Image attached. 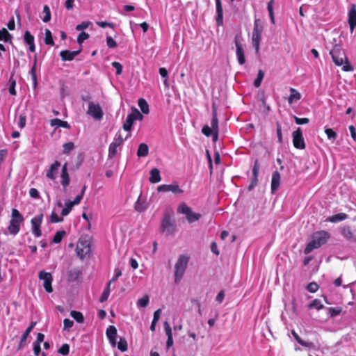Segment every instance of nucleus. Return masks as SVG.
<instances>
[{
  "instance_id": "f257e3e1",
  "label": "nucleus",
  "mask_w": 356,
  "mask_h": 356,
  "mask_svg": "<svg viewBox=\"0 0 356 356\" xmlns=\"http://www.w3.org/2000/svg\"><path fill=\"white\" fill-rule=\"evenodd\" d=\"M332 47L330 51V54L332 56L334 63L337 66H341L344 63L345 65L342 68L343 71H353V67L349 64L348 59L342 48L341 44L338 42V39L334 38L332 41Z\"/></svg>"
},
{
  "instance_id": "f03ea898",
  "label": "nucleus",
  "mask_w": 356,
  "mask_h": 356,
  "mask_svg": "<svg viewBox=\"0 0 356 356\" xmlns=\"http://www.w3.org/2000/svg\"><path fill=\"white\" fill-rule=\"evenodd\" d=\"M330 237V234L326 231L315 232L312 236V241L305 247L304 253L309 254L313 250L320 248L327 243Z\"/></svg>"
},
{
  "instance_id": "7ed1b4c3",
  "label": "nucleus",
  "mask_w": 356,
  "mask_h": 356,
  "mask_svg": "<svg viewBox=\"0 0 356 356\" xmlns=\"http://www.w3.org/2000/svg\"><path fill=\"white\" fill-rule=\"evenodd\" d=\"M134 124V107H131V111L129 113L127 120L123 124V129L127 132V134L124 137H123L122 132L119 131L114 138V140L112 143H115L118 145H120L123 141L127 139L131 136V127Z\"/></svg>"
},
{
  "instance_id": "20e7f679",
  "label": "nucleus",
  "mask_w": 356,
  "mask_h": 356,
  "mask_svg": "<svg viewBox=\"0 0 356 356\" xmlns=\"http://www.w3.org/2000/svg\"><path fill=\"white\" fill-rule=\"evenodd\" d=\"M24 221V217L17 209H12L11 219L8 227L10 234L16 235L20 230V225Z\"/></svg>"
},
{
  "instance_id": "39448f33",
  "label": "nucleus",
  "mask_w": 356,
  "mask_h": 356,
  "mask_svg": "<svg viewBox=\"0 0 356 356\" xmlns=\"http://www.w3.org/2000/svg\"><path fill=\"white\" fill-rule=\"evenodd\" d=\"M189 261V257L181 254L179 257L175 266V282L179 283L183 277Z\"/></svg>"
},
{
  "instance_id": "423d86ee",
  "label": "nucleus",
  "mask_w": 356,
  "mask_h": 356,
  "mask_svg": "<svg viewBox=\"0 0 356 356\" xmlns=\"http://www.w3.org/2000/svg\"><path fill=\"white\" fill-rule=\"evenodd\" d=\"M177 212L179 213L184 214L186 218L189 223L197 221L202 216L199 213H194L191 208L189 207L185 202H181L178 208Z\"/></svg>"
},
{
  "instance_id": "0eeeda50",
  "label": "nucleus",
  "mask_w": 356,
  "mask_h": 356,
  "mask_svg": "<svg viewBox=\"0 0 356 356\" xmlns=\"http://www.w3.org/2000/svg\"><path fill=\"white\" fill-rule=\"evenodd\" d=\"M292 137L293 145L295 148L298 149H305L306 145L301 128H297V129L293 132Z\"/></svg>"
},
{
  "instance_id": "6e6552de",
  "label": "nucleus",
  "mask_w": 356,
  "mask_h": 356,
  "mask_svg": "<svg viewBox=\"0 0 356 356\" xmlns=\"http://www.w3.org/2000/svg\"><path fill=\"white\" fill-rule=\"evenodd\" d=\"M38 277L40 280L44 281L43 286L45 291L47 293H51L53 291V289L51 286L53 277L51 274L50 273L42 270L39 273Z\"/></svg>"
},
{
  "instance_id": "1a4fd4ad",
  "label": "nucleus",
  "mask_w": 356,
  "mask_h": 356,
  "mask_svg": "<svg viewBox=\"0 0 356 356\" xmlns=\"http://www.w3.org/2000/svg\"><path fill=\"white\" fill-rule=\"evenodd\" d=\"M161 230L167 235L173 233L175 230V225L174 221L171 219L170 216L165 215L161 222Z\"/></svg>"
},
{
  "instance_id": "9d476101",
  "label": "nucleus",
  "mask_w": 356,
  "mask_h": 356,
  "mask_svg": "<svg viewBox=\"0 0 356 356\" xmlns=\"http://www.w3.org/2000/svg\"><path fill=\"white\" fill-rule=\"evenodd\" d=\"M42 214L35 216L31 220L32 225V233L36 238H39L42 236L40 226L42 222Z\"/></svg>"
},
{
  "instance_id": "9b49d317",
  "label": "nucleus",
  "mask_w": 356,
  "mask_h": 356,
  "mask_svg": "<svg viewBox=\"0 0 356 356\" xmlns=\"http://www.w3.org/2000/svg\"><path fill=\"white\" fill-rule=\"evenodd\" d=\"M90 250L91 248L89 243H87V242H83L81 241L78 242L76 248V252L80 259H84L88 254H90Z\"/></svg>"
},
{
  "instance_id": "f8f14e48",
  "label": "nucleus",
  "mask_w": 356,
  "mask_h": 356,
  "mask_svg": "<svg viewBox=\"0 0 356 356\" xmlns=\"http://www.w3.org/2000/svg\"><path fill=\"white\" fill-rule=\"evenodd\" d=\"M87 113L97 120H100L104 115L101 106L99 104H95L93 102L89 103Z\"/></svg>"
},
{
  "instance_id": "ddd939ff",
  "label": "nucleus",
  "mask_w": 356,
  "mask_h": 356,
  "mask_svg": "<svg viewBox=\"0 0 356 356\" xmlns=\"http://www.w3.org/2000/svg\"><path fill=\"white\" fill-rule=\"evenodd\" d=\"M158 192H171L173 194H182L184 191L179 188L177 184H163L160 185L157 188Z\"/></svg>"
},
{
  "instance_id": "4468645a",
  "label": "nucleus",
  "mask_w": 356,
  "mask_h": 356,
  "mask_svg": "<svg viewBox=\"0 0 356 356\" xmlns=\"http://www.w3.org/2000/svg\"><path fill=\"white\" fill-rule=\"evenodd\" d=\"M260 165L257 160L255 161L252 168V176L251 178L250 184L248 186V190L252 191L258 184V175L259 172Z\"/></svg>"
},
{
  "instance_id": "2eb2a0df",
  "label": "nucleus",
  "mask_w": 356,
  "mask_h": 356,
  "mask_svg": "<svg viewBox=\"0 0 356 356\" xmlns=\"http://www.w3.org/2000/svg\"><path fill=\"white\" fill-rule=\"evenodd\" d=\"M70 178L67 171V164L65 163L61 169L60 174V184L63 188V191H65L67 186L70 185Z\"/></svg>"
},
{
  "instance_id": "dca6fc26",
  "label": "nucleus",
  "mask_w": 356,
  "mask_h": 356,
  "mask_svg": "<svg viewBox=\"0 0 356 356\" xmlns=\"http://www.w3.org/2000/svg\"><path fill=\"white\" fill-rule=\"evenodd\" d=\"M60 167V163L58 161H55L47 170L46 177L51 180H55Z\"/></svg>"
},
{
  "instance_id": "f3484780",
  "label": "nucleus",
  "mask_w": 356,
  "mask_h": 356,
  "mask_svg": "<svg viewBox=\"0 0 356 356\" xmlns=\"http://www.w3.org/2000/svg\"><path fill=\"white\" fill-rule=\"evenodd\" d=\"M234 42L236 47V56L238 62L240 65H243L245 63V54L243 46L239 42L238 36L235 37Z\"/></svg>"
},
{
  "instance_id": "a211bd4d",
  "label": "nucleus",
  "mask_w": 356,
  "mask_h": 356,
  "mask_svg": "<svg viewBox=\"0 0 356 356\" xmlns=\"http://www.w3.org/2000/svg\"><path fill=\"white\" fill-rule=\"evenodd\" d=\"M106 337L113 347L117 344V329L114 325H109L106 331Z\"/></svg>"
},
{
  "instance_id": "6ab92c4d",
  "label": "nucleus",
  "mask_w": 356,
  "mask_h": 356,
  "mask_svg": "<svg viewBox=\"0 0 356 356\" xmlns=\"http://www.w3.org/2000/svg\"><path fill=\"white\" fill-rule=\"evenodd\" d=\"M348 22L350 26V31L353 33L356 27V6L355 4L351 5L350 9L348 11Z\"/></svg>"
},
{
  "instance_id": "aec40b11",
  "label": "nucleus",
  "mask_w": 356,
  "mask_h": 356,
  "mask_svg": "<svg viewBox=\"0 0 356 356\" xmlns=\"http://www.w3.org/2000/svg\"><path fill=\"white\" fill-rule=\"evenodd\" d=\"M81 51V48L76 51L63 50L60 52L62 60L71 61Z\"/></svg>"
},
{
  "instance_id": "412c9836",
  "label": "nucleus",
  "mask_w": 356,
  "mask_h": 356,
  "mask_svg": "<svg viewBox=\"0 0 356 356\" xmlns=\"http://www.w3.org/2000/svg\"><path fill=\"white\" fill-rule=\"evenodd\" d=\"M24 41L29 45V50L33 52L35 50L34 36L29 31H26L24 35Z\"/></svg>"
},
{
  "instance_id": "4be33fe9",
  "label": "nucleus",
  "mask_w": 356,
  "mask_h": 356,
  "mask_svg": "<svg viewBox=\"0 0 356 356\" xmlns=\"http://www.w3.org/2000/svg\"><path fill=\"white\" fill-rule=\"evenodd\" d=\"M280 174L278 171L273 172L271 179V193H274L280 187Z\"/></svg>"
},
{
  "instance_id": "5701e85b",
  "label": "nucleus",
  "mask_w": 356,
  "mask_h": 356,
  "mask_svg": "<svg viewBox=\"0 0 356 356\" xmlns=\"http://www.w3.org/2000/svg\"><path fill=\"white\" fill-rule=\"evenodd\" d=\"M216 1V22L218 26L222 25L223 20V10L220 0H215Z\"/></svg>"
},
{
  "instance_id": "b1692460",
  "label": "nucleus",
  "mask_w": 356,
  "mask_h": 356,
  "mask_svg": "<svg viewBox=\"0 0 356 356\" xmlns=\"http://www.w3.org/2000/svg\"><path fill=\"white\" fill-rule=\"evenodd\" d=\"M211 127L214 131H218V119L217 115V107L215 103L212 104V119L211 122Z\"/></svg>"
},
{
  "instance_id": "393cba45",
  "label": "nucleus",
  "mask_w": 356,
  "mask_h": 356,
  "mask_svg": "<svg viewBox=\"0 0 356 356\" xmlns=\"http://www.w3.org/2000/svg\"><path fill=\"white\" fill-rule=\"evenodd\" d=\"M291 334H292L293 337H294V339L296 340V341L302 346H304V347H306L308 348H314V344L313 342L306 341L302 340L294 330H293L291 331Z\"/></svg>"
},
{
  "instance_id": "a878e982",
  "label": "nucleus",
  "mask_w": 356,
  "mask_h": 356,
  "mask_svg": "<svg viewBox=\"0 0 356 356\" xmlns=\"http://www.w3.org/2000/svg\"><path fill=\"white\" fill-rule=\"evenodd\" d=\"M341 233L348 241L356 242V236L354 235L350 227H343L341 230Z\"/></svg>"
},
{
  "instance_id": "bb28decb",
  "label": "nucleus",
  "mask_w": 356,
  "mask_h": 356,
  "mask_svg": "<svg viewBox=\"0 0 356 356\" xmlns=\"http://www.w3.org/2000/svg\"><path fill=\"white\" fill-rule=\"evenodd\" d=\"M161 177L160 175V171L157 168H153L150 171V176L149 177V181L151 183L155 184L158 183L161 181Z\"/></svg>"
},
{
  "instance_id": "cd10ccee",
  "label": "nucleus",
  "mask_w": 356,
  "mask_h": 356,
  "mask_svg": "<svg viewBox=\"0 0 356 356\" xmlns=\"http://www.w3.org/2000/svg\"><path fill=\"white\" fill-rule=\"evenodd\" d=\"M36 63H37V57L35 56L34 62L31 70L29 71V74L31 76V79L33 81V86L34 88L37 87L38 85V79L36 75Z\"/></svg>"
},
{
  "instance_id": "c85d7f7f",
  "label": "nucleus",
  "mask_w": 356,
  "mask_h": 356,
  "mask_svg": "<svg viewBox=\"0 0 356 356\" xmlns=\"http://www.w3.org/2000/svg\"><path fill=\"white\" fill-rule=\"evenodd\" d=\"M13 35L6 30V29L3 28L0 29V41L11 43Z\"/></svg>"
},
{
  "instance_id": "c756f323",
  "label": "nucleus",
  "mask_w": 356,
  "mask_h": 356,
  "mask_svg": "<svg viewBox=\"0 0 356 356\" xmlns=\"http://www.w3.org/2000/svg\"><path fill=\"white\" fill-rule=\"evenodd\" d=\"M50 124L51 126L56 127H63L66 129H69L70 127L67 122L63 121L58 118H54L51 120Z\"/></svg>"
},
{
  "instance_id": "7c9ffc66",
  "label": "nucleus",
  "mask_w": 356,
  "mask_h": 356,
  "mask_svg": "<svg viewBox=\"0 0 356 356\" xmlns=\"http://www.w3.org/2000/svg\"><path fill=\"white\" fill-rule=\"evenodd\" d=\"M291 94L288 99V102L289 104H292L294 101H298L301 98L300 93L295 88H290Z\"/></svg>"
},
{
  "instance_id": "2f4dec72",
  "label": "nucleus",
  "mask_w": 356,
  "mask_h": 356,
  "mask_svg": "<svg viewBox=\"0 0 356 356\" xmlns=\"http://www.w3.org/2000/svg\"><path fill=\"white\" fill-rule=\"evenodd\" d=\"M149 154V147L145 143H141L139 145L137 150V156L138 157H145Z\"/></svg>"
},
{
  "instance_id": "473e14b6",
  "label": "nucleus",
  "mask_w": 356,
  "mask_h": 356,
  "mask_svg": "<svg viewBox=\"0 0 356 356\" xmlns=\"http://www.w3.org/2000/svg\"><path fill=\"white\" fill-rule=\"evenodd\" d=\"M138 105L143 114L147 115L149 113V104L145 99H139L138 101Z\"/></svg>"
},
{
  "instance_id": "72a5a7b5",
  "label": "nucleus",
  "mask_w": 356,
  "mask_h": 356,
  "mask_svg": "<svg viewBox=\"0 0 356 356\" xmlns=\"http://www.w3.org/2000/svg\"><path fill=\"white\" fill-rule=\"evenodd\" d=\"M347 217V214L344 213H340L330 216L328 218V220L332 222H337L346 220Z\"/></svg>"
},
{
  "instance_id": "f704fd0d",
  "label": "nucleus",
  "mask_w": 356,
  "mask_h": 356,
  "mask_svg": "<svg viewBox=\"0 0 356 356\" xmlns=\"http://www.w3.org/2000/svg\"><path fill=\"white\" fill-rule=\"evenodd\" d=\"M31 332L29 330V329H26V330L24 332V333L22 334V335L21 336V338H20V341H19L18 348H17L18 350H20L25 346L26 339Z\"/></svg>"
},
{
  "instance_id": "c9c22d12",
  "label": "nucleus",
  "mask_w": 356,
  "mask_h": 356,
  "mask_svg": "<svg viewBox=\"0 0 356 356\" xmlns=\"http://www.w3.org/2000/svg\"><path fill=\"white\" fill-rule=\"evenodd\" d=\"M261 38V34L260 33H252V44L255 48L256 52H258L259 50V44Z\"/></svg>"
},
{
  "instance_id": "e433bc0d",
  "label": "nucleus",
  "mask_w": 356,
  "mask_h": 356,
  "mask_svg": "<svg viewBox=\"0 0 356 356\" xmlns=\"http://www.w3.org/2000/svg\"><path fill=\"white\" fill-rule=\"evenodd\" d=\"M70 316L79 323H82L84 321V317L81 312L78 311H71Z\"/></svg>"
},
{
  "instance_id": "4c0bfd02",
  "label": "nucleus",
  "mask_w": 356,
  "mask_h": 356,
  "mask_svg": "<svg viewBox=\"0 0 356 356\" xmlns=\"http://www.w3.org/2000/svg\"><path fill=\"white\" fill-rule=\"evenodd\" d=\"M119 145L115 144V143H111L108 147V159H112L115 156L118 152V147Z\"/></svg>"
},
{
  "instance_id": "58836bf2",
  "label": "nucleus",
  "mask_w": 356,
  "mask_h": 356,
  "mask_svg": "<svg viewBox=\"0 0 356 356\" xmlns=\"http://www.w3.org/2000/svg\"><path fill=\"white\" fill-rule=\"evenodd\" d=\"M74 206V205L71 202V201L66 202L65 204V207L61 211V215L63 216H67L72 211Z\"/></svg>"
},
{
  "instance_id": "ea45409f",
  "label": "nucleus",
  "mask_w": 356,
  "mask_h": 356,
  "mask_svg": "<svg viewBox=\"0 0 356 356\" xmlns=\"http://www.w3.org/2000/svg\"><path fill=\"white\" fill-rule=\"evenodd\" d=\"M309 309H316L317 310H320L324 307L323 305L321 303V301L318 299H314L310 304L308 305Z\"/></svg>"
},
{
  "instance_id": "a19ab883",
  "label": "nucleus",
  "mask_w": 356,
  "mask_h": 356,
  "mask_svg": "<svg viewBox=\"0 0 356 356\" xmlns=\"http://www.w3.org/2000/svg\"><path fill=\"white\" fill-rule=\"evenodd\" d=\"M110 291H111V286H110V283H108L106 289L104 290V291L102 292V293L100 296L99 301L101 302H104L108 300V296L110 295Z\"/></svg>"
},
{
  "instance_id": "79ce46f5",
  "label": "nucleus",
  "mask_w": 356,
  "mask_h": 356,
  "mask_svg": "<svg viewBox=\"0 0 356 356\" xmlns=\"http://www.w3.org/2000/svg\"><path fill=\"white\" fill-rule=\"evenodd\" d=\"M274 3H275L274 0H270L268 3V6H267V9H268V11L269 13V16H270V22L273 24H275V17H274V11H273Z\"/></svg>"
},
{
  "instance_id": "37998d69",
  "label": "nucleus",
  "mask_w": 356,
  "mask_h": 356,
  "mask_svg": "<svg viewBox=\"0 0 356 356\" xmlns=\"http://www.w3.org/2000/svg\"><path fill=\"white\" fill-rule=\"evenodd\" d=\"M65 234L66 233H65V232L64 230H60V231L56 232V233L54 236L52 242L54 243H60L62 239H63V238L65 235Z\"/></svg>"
},
{
  "instance_id": "c03bdc74",
  "label": "nucleus",
  "mask_w": 356,
  "mask_h": 356,
  "mask_svg": "<svg viewBox=\"0 0 356 356\" xmlns=\"http://www.w3.org/2000/svg\"><path fill=\"white\" fill-rule=\"evenodd\" d=\"M43 13H44V16L42 17V21L44 23H47L51 20V10L47 5L44 6Z\"/></svg>"
},
{
  "instance_id": "a18cd8bd",
  "label": "nucleus",
  "mask_w": 356,
  "mask_h": 356,
  "mask_svg": "<svg viewBox=\"0 0 356 356\" xmlns=\"http://www.w3.org/2000/svg\"><path fill=\"white\" fill-rule=\"evenodd\" d=\"M44 43L51 46L54 44L51 32L49 29L45 30Z\"/></svg>"
},
{
  "instance_id": "49530a36",
  "label": "nucleus",
  "mask_w": 356,
  "mask_h": 356,
  "mask_svg": "<svg viewBox=\"0 0 356 356\" xmlns=\"http://www.w3.org/2000/svg\"><path fill=\"white\" fill-rule=\"evenodd\" d=\"M26 122V115L25 113H20L17 120V125L22 129L25 127Z\"/></svg>"
},
{
  "instance_id": "de8ad7c7",
  "label": "nucleus",
  "mask_w": 356,
  "mask_h": 356,
  "mask_svg": "<svg viewBox=\"0 0 356 356\" xmlns=\"http://www.w3.org/2000/svg\"><path fill=\"white\" fill-rule=\"evenodd\" d=\"M264 76V72L262 70H259L258 72L257 77L254 81V86L256 88H259L261 86V81Z\"/></svg>"
},
{
  "instance_id": "09e8293b",
  "label": "nucleus",
  "mask_w": 356,
  "mask_h": 356,
  "mask_svg": "<svg viewBox=\"0 0 356 356\" xmlns=\"http://www.w3.org/2000/svg\"><path fill=\"white\" fill-rule=\"evenodd\" d=\"M149 303V296L147 295H145L143 298H140L137 301V306L138 307H146Z\"/></svg>"
},
{
  "instance_id": "8fccbe9b",
  "label": "nucleus",
  "mask_w": 356,
  "mask_h": 356,
  "mask_svg": "<svg viewBox=\"0 0 356 356\" xmlns=\"http://www.w3.org/2000/svg\"><path fill=\"white\" fill-rule=\"evenodd\" d=\"M325 133L329 140H335L337 137V133L331 128H326Z\"/></svg>"
},
{
  "instance_id": "3c124183",
  "label": "nucleus",
  "mask_w": 356,
  "mask_h": 356,
  "mask_svg": "<svg viewBox=\"0 0 356 356\" xmlns=\"http://www.w3.org/2000/svg\"><path fill=\"white\" fill-rule=\"evenodd\" d=\"M9 82H10V86H9V88H8L9 93L11 95H16V94H17L16 90H15L16 81L15 79H13V76H10Z\"/></svg>"
},
{
  "instance_id": "603ef678",
  "label": "nucleus",
  "mask_w": 356,
  "mask_h": 356,
  "mask_svg": "<svg viewBox=\"0 0 356 356\" xmlns=\"http://www.w3.org/2000/svg\"><path fill=\"white\" fill-rule=\"evenodd\" d=\"M63 154H67L70 153V151H72L74 148V144L72 142H68L63 145Z\"/></svg>"
},
{
  "instance_id": "864d4df0",
  "label": "nucleus",
  "mask_w": 356,
  "mask_h": 356,
  "mask_svg": "<svg viewBox=\"0 0 356 356\" xmlns=\"http://www.w3.org/2000/svg\"><path fill=\"white\" fill-rule=\"evenodd\" d=\"M118 348L122 352H124L127 350V343L125 339L120 338V341L118 343Z\"/></svg>"
},
{
  "instance_id": "5fc2aeb1",
  "label": "nucleus",
  "mask_w": 356,
  "mask_h": 356,
  "mask_svg": "<svg viewBox=\"0 0 356 356\" xmlns=\"http://www.w3.org/2000/svg\"><path fill=\"white\" fill-rule=\"evenodd\" d=\"M70 352V346L67 343H64L58 350V353L62 355H67Z\"/></svg>"
},
{
  "instance_id": "6e6d98bb",
  "label": "nucleus",
  "mask_w": 356,
  "mask_h": 356,
  "mask_svg": "<svg viewBox=\"0 0 356 356\" xmlns=\"http://www.w3.org/2000/svg\"><path fill=\"white\" fill-rule=\"evenodd\" d=\"M260 19H256L254 22V29L252 33H260L261 34L263 31L262 26H259V23Z\"/></svg>"
},
{
  "instance_id": "4d7b16f0",
  "label": "nucleus",
  "mask_w": 356,
  "mask_h": 356,
  "mask_svg": "<svg viewBox=\"0 0 356 356\" xmlns=\"http://www.w3.org/2000/svg\"><path fill=\"white\" fill-rule=\"evenodd\" d=\"M89 38V34L82 31L81 32L77 37V42L81 45L85 40H87Z\"/></svg>"
},
{
  "instance_id": "13d9d810",
  "label": "nucleus",
  "mask_w": 356,
  "mask_h": 356,
  "mask_svg": "<svg viewBox=\"0 0 356 356\" xmlns=\"http://www.w3.org/2000/svg\"><path fill=\"white\" fill-rule=\"evenodd\" d=\"M121 275H122V270L118 268H115L114 275L112 277V279L108 282V283H110V286L111 285V284L113 282H115L118 279V277H120Z\"/></svg>"
},
{
  "instance_id": "bf43d9fd",
  "label": "nucleus",
  "mask_w": 356,
  "mask_h": 356,
  "mask_svg": "<svg viewBox=\"0 0 356 356\" xmlns=\"http://www.w3.org/2000/svg\"><path fill=\"white\" fill-rule=\"evenodd\" d=\"M319 286L317 283L312 282L307 286V290L311 293H315L318 291Z\"/></svg>"
},
{
  "instance_id": "052dcab7",
  "label": "nucleus",
  "mask_w": 356,
  "mask_h": 356,
  "mask_svg": "<svg viewBox=\"0 0 356 356\" xmlns=\"http://www.w3.org/2000/svg\"><path fill=\"white\" fill-rule=\"evenodd\" d=\"M276 131L277 136V140L280 143H282V127L280 122H276Z\"/></svg>"
},
{
  "instance_id": "680f3d73",
  "label": "nucleus",
  "mask_w": 356,
  "mask_h": 356,
  "mask_svg": "<svg viewBox=\"0 0 356 356\" xmlns=\"http://www.w3.org/2000/svg\"><path fill=\"white\" fill-rule=\"evenodd\" d=\"M74 325V321L69 319V318H65L63 321V329L65 330H70V328H72Z\"/></svg>"
},
{
  "instance_id": "e2e57ef3",
  "label": "nucleus",
  "mask_w": 356,
  "mask_h": 356,
  "mask_svg": "<svg viewBox=\"0 0 356 356\" xmlns=\"http://www.w3.org/2000/svg\"><path fill=\"white\" fill-rule=\"evenodd\" d=\"M202 132L204 135L209 137V136H211V134L214 132V130L211 127H209L208 125H205L203 127V128L202 129Z\"/></svg>"
},
{
  "instance_id": "0e129e2a",
  "label": "nucleus",
  "mask_w": 356,
  "mask_h": 356,
  "mask_svg": "<svg viewBox=\"0 0 356 356\" xmlns=\"http://www.w3.org/2000/svg\"><path fill=\"white\" fill-rule=\"evenodd\" d=\"M341 309L339 307H330L329 308V314L332 317H334L341 314Z\"/></svg>"
},
{
  "instance_id": "69168bd1",
  "label": "nucleus",
  "mask_w": 356,
  "mask_h": 356,
  "mask_svg": "<svg viewBox=\"0 0 356 356\" xmlns=\"http://www.w3.org/2000/svg\"><path fill=\"white\" fill-rule=\"evenodd\" d=\"M50 220L52 223H57L62 222L63 218L59 217L55 212H52L50 216Z\"/></svg>"
},
{
  "instance_id": "338daca9",
  "label": "nucleus",
  "mask_w": 356,
  "mask_h": 356,
  "mask_svg": "<svg viewBox=\"0 0 356 356\" xmlns=\"http://www.w3.org/2000/svg\"><path fill=\"white\" fill-rule=\"evenodd\" d=\"M163 326L168 338H172V329L169 323L167 321H165L164 322Z\"/></svg>"
},
{
  "instance_id": "774afa93",
  "label": "nucleus",
  "mask_w": 356,
  "mask_h": 356,
  "mask_svg": "<svg viewBox=\"0 0 356 356\" xmlns=\"http://www.w3.org/2000/svg\"><path fill=\"white\" fill-rule=\"evenodd\" d=\"M106 44L109 48L113 49L117 47L116 42L111 36L106 37Z\"/></svg>"
}]
</instances>
